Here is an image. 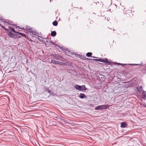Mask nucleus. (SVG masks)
<instances>
[{"instance_id":"obj_28","label":"nucleus","mask_w":146,"mask_h":146,"mask_svg":"<svg viewBox=\"0 0 146 146\" xmlns=\"http://www.w3.org/2000/svg\"><path fill=\"white\" fill-rule=\"evenodd\" d=\"M46 90V91H47V90H48L49 89H47L46 88H45Z\"/></svg>"},{"instance_id":"obj_23","label":"nucleus","mask_w":146,"mask_h":146,"mask_svg":"<svg viewBox=\"0 0 146 146\" xmlns=\"http://www.w3.org/2000/svg\"><path fill=\"white\" fill-rule=\"evenodd\" d=\"M67 49H66L65 50L66 51H67V52H66V53L68 54H70L71 55H72V54H73L71 53H70V51H69L68 50H67Z\"/></svg>"},{"instance_id":"obj_30","label":"nucleus","mask_w":146,"mask_h":146,"mask_svg":"<svg viewBox=\"0 0 146 146\" xmlns=\"http://www.w3.org/2000/svg\"><path fill=\"white\" fill-rule=\"evenodd\" d=\"M88 59H89V60H91L92 59H90V58H88Z\"/></svg>"},{"instance_id":"obj_33","label":"nucleus","mask_w":146,"mask_h":146,"mask_svg":"<svg viewBox=\"0 0 146 146\" xmlns=\"http://www.w3.org/2000/svg\"><path fill=\"white\" fill-rule=\"evenodd\" d=\"M17 27H18L17 26H16V28H17Z\"/></svg>"},{"instance_id":"obj_26","label":"nucleus","mask_w":146,"mask_h":146,"mask_svg":"<svg viewBox=\"0 0 146 146\" xmlns=\"http://www.w3.org/2000/svg\"><path fill=\"white\" fill-rule=\"evenodd\" d=\"M130 65H132V64H131ZM132 65H140V64H132Z\"/></svg>"},{"instance_id":"obj_11","label":"nucleus","mask_w":146,"mask_h":146,"mask_svg":"<svg viewBox=\"0 0 146 146\" xmlns=\"http://www.w3.org/2000/svg\"><path fill=\"white\" fill-rule=\"evenodd\" d=\"M74 88L77 90L81 91V86L78 85H76L74 86Z\"/></svg>"},{"instance_id":"obj_27","label":"nucleus","mask_w":146,"mask_h":146,"mask_svg":"<svg viewBox=\"0 0 146 146\" xmlns=\"http://www.w3.org/2000/svg\"><path fill=\"white\" fill-rule=\"evenodd\" d=\"M48 92L50 94L51 93V91L50 90H48Z\"/></svg>"},{"instance_id":"obj_19","label":"nucleus","mask_w":146,"mask_h":146,"mask_svg":"<svg viewBox=\"0 0 146 146\" xmlns=\"http://www.w3.org/2000/svg\"><path fill=\"white\" fill-rule=\"evenodd\" d=\"M92 54V53L89 52L87 53L86 54V55L88 57H90L91 56Z\"/></svg>"},{"instance_id":"obj_14","label":"nucleus","mask_w":146,"mask_h":146,"mask_svg":"<svg viewBox=\"0 0 146 146\" xmlns=\"http://www.w3.org/2000/svg\"><path fill=\"white\" fill-rule=\"evenodd\" d=\"M60 120L61 121H64L65 123H66L67 124H70V123L68 122L66 120L64 119L63 118H60Z\"/></svg>"},{"instance_id":"obj_4","label":"nucleus","mask_w":146,"mask_h":146,"mask_svg":"<svg viewBox=\"0 0 146 146\" xmlns=\"http://www.w3.org/2000/svg\"><path fill=\"white\" fill-rule=\"evenodd\" d=\"M127 123L124 122H123L121 124V128H125L127 126Z\"/></svg>"},{"instance_id":"obj_17","label":"nucleus","mask_w":146,"mask_h":146,"mask_svg":"<svg viewBox=\"0 0 146 146\" xmlns=\"http://www.w3.org/2000/svg\"><path fill=\"white\" fill-rule=\"evenodd\" d=\"M95 109L96 110H102L101 109V106H98L95 108Z\"/></svg>"},{"instance_id":"obj_25","label":"nucleus","mask_w":146,"mask_h":146,"mask_svg":"<svg viewBox=\"0 0 146 146\" xmlns=\"http://www.w3.org/2000/svg\"><path fill=\"white\" fill-rule=\"evenodd\" d=\"M93 60H94V61H98V60H99V59H93Z\"/></svg>"},{"instance_id":"obj_10","label":"nucleus","mask_w":146,"mask_h":146,"mask_svg":"<svg viewBox=\"0 0 146 146\" xmlns=\"http://www.w3.org/2000/svg\"><path fill=\"white\" fill-rule=\"evenodd\" d=\"M79 97L81 98H86V95L84 94L81 93L80 94Z\"/></svg>"},{"instance_id":"obj_18","label":"nucleus","mask_w":146,"mask_h":146,"mask_svg":"<svg viewBox=\"0 0 146 146\" xmlns=\"http://www.w3.org/2000/svg\"><path fill=\"white\" fill-rule=\"evenodd\" d=\"M58 24L57 22L56 21H54L52 23L53 25L54 26H57Z\"/></svg>"},{"instance_id":"obj_31","label":"nucleus","mask_w":146,"mask_h":146,"mask_svg":"<svg viewBox=\"0 0 146 146\" xmlns=\"http://www.w3.org/2000/svg\"><path fill=\"white\" fill-rule=\"evenodd\" d=\"M91 57H92V58H96L95 57H93V56H91Z\"/></svg>"},{"instance_id":"obj_16","label":"nucleus","mask_w":146,"mask_h":146,"mask_svg":"<svg viewBox=\"0 0 146 146\" xmlns=\"http://www.w3.org/2000/svg\"><path fill=\"white\" fill-rule=\"evenodd\" d=\"M17 33L19 34V35H21L22 36H23L25 37H26V35L25 34H23L21 33H19V32H17Z\"/></svg>"},{"instance_id":"obj_8","label":"nucleus","mask_w":146,"mask_h":146,"mask_svg":"<svg viewBox=\"0 0 146 146\" xmlns=\"http://www.w3.org/2000/svg\"><path fill=\"white\" fill-rule=\"evenodd\" d=\"M8 36L10 37H14L15 36H16V35L12 33L11 32H10L8 34Z\"/></svg>"},{"instance_id":"obj_7","label":"nucleus","mask_w":146,"mask_h":146,"mask_svg":"<svg viewBox=\"0 0 146 146\" xmlns=\"http://www.w3.org/2000/svg\"><path fill=\"white\" fill-rule=\"evenodd\" d=\"M142 95L143 99L145 100H146V92L145 91H143Z\"/></svg>"},{"instance_id":"obj_32","label":"nucleus","mask_w":146,"mask_h":146,"mask_svg":"<svg viewBox=\"0 0 146 146\" xmlns=\"http://www.w3.org/2000/svg\"><path fill=\"white\" fill-rule=\"evenodd\" d=\"M21 29H24V28H21Z\"/></svg>"},{"instance_id":"obj_35","label":"nucleus","mask_w":146,"mask_h":146,"mask_svg":"<svg viewBox=\"0 0 146 146\" xmlns=\"http://www.w3.org/2000/svg\"><path fill=\"white\" fill-rule=\"evenodd\" d=\"M56 118H58L57 117H56Z\"/></svg>"},{"instance_id":"obj_9","label":"nucleus","mask_w":146,"mask_h":146,"mask_svg":"<svg viewBox=\"0 0 146 146\" xmlns=\"http://www.w3.org/2000/svg\"><path fill=\"white\" fill-rule=\"evenodd\" d=\"M87 89L85 87V86L84 85L81 86V91H85Z\"/></svg>"},{"instance_id":"obj_6","label":"nucleus","mask_w":146,"mask_h":146,"mask_svg":"<svg viewBox=\"0 0 146 146\" xmlns=\"http://www.w3.org/2000/svg\"><path fill=\"white\" fill-rule=\"evenodd\" d=\"M52 55L53 57L55 58L57 60H59L60 59V56L57 55L56 54H53Z\"/></svg>"},{"instance_id":"obj_3","label":"nucleus","mask_w":146,"mask_h":146,"mask_svg":"<svg viewBox=\"0 0 146 146\" xmlns=\"http://www.w3.org/2000/svg\"><path fill=\"white\" fill-rule=\"evenodd\" d=\"M4 22L5 23H6L7 24V25H13V22L11 21L6 20L5 21H4Z\"/></svg>"},{"instance_id":"obj_29","label":"nucleus","mask_w":146,"mask_h":146,"mask_svg":"<svg viewBox=\"0 0 146 146\" xmlns=\"http://www.w3.org/2000/svg\"><path fill=\"white\" fill-rule=\"evenodd\" d=\"M55 115H54V116L55 117V116H57V115H56V114H55Z\"/></svg>"},{"instance_id":"obj_21","label":"nucleus","mask_w":146,"mask_h":146,"mask_svg":"<svg viewBox=\"0 0 146 146\" xmlns=\"http://www.w3.org/2000/svg\"><path fill=\"white\" fill-rule=\"evenodd\" d=\"M138 91L139 92L142 91V86L139 87L138 88Z\"/></svg>"},{"instance_id":"obj_15","label":"nucleus","mask_w":146,"mask_h":146,"mask_svg":"<svg viewBox=\"0 0 146 146\" xmlns=\"http://www.w3.org/2000/svg\"><path fill=\"white\" fill-rule=\"evenodd\" d=\"M9 29H10L11 31H12L13 32L17 33V32H16V31H15V29H14L13 28L11 27L10 26H9Z\"/></svg>"},{"instance_id":"obj_20","label":"nucleus","mask_w":146,"mask_h":146,"mask_svg":"<svg viewBox=\"0 0 146 146\" xmlns=\"http://www.w3.org/2000/svg\"><path fill=\"white\" fill-rule=\"evenodd\" d=\"M142 72L143 73L146 74V67L143 69Z\"/></svg>"},{"instance_id":"obj_24","label":"nucleus","mask_w":146,"mask_h":146,"mask_svg":"<svg viewBox=\"0 0 146 146\" xmlns=\"http://www.w3.org/2000/svg\"><path fill=\"white\" fill-rule=\"evenodd\" d=\"M62 61H64V60H65V59L63 58V57L62 56H60V59Z\"/></svg>"},{"instance_id":"obj_5","label":"nucleus","mask_w":146,"mask_h":146,"mask_svg":"<svg viewBox=\"0 0 146 146\" xmlns=\"http://www.w3.org/2000/svg\"><path fill=\"white\" fill-rule=\"evenodd\" d=\"M101 108L102 110H105L109 107V106L108 105H101Z\"/></svg>"},{"instance_id":"obj_2","label":"nucleus","mask_w":146,"mask_h":146,"mask_svg":"<svg viewBox=\"0 0 146 146\" xmlns=\"http://www.w3.org/2000/svg\"><path fill=\"white\" fill-rule=\"evenodd\" d=\"M106 60H104L102 59H99V60H98V61L103 62L104 63H110L108 62V59L107 58H106Z\"/></svg>"},{"instance_id":"obj_22","label":"nucleus","mask_w":146,"mask_h":146,"mask_svg":"<svg viewBox=\"0 0 146 146\" xmlns=\"http://www.w3.org/2000/svg\"><path fill=\"white\" fill-rule=\"evenodd\" d=\"M1 27L2 28H3V29H4L5 30V31H9L8 29H6V28H5V27L1 25Z\"/></svg>"},{"instance_id":"obj_1","label":"nucleus","mask_w":146,"mask_h":146,"mask_svg":"<svg viewBox=\"0 0 146 146\" xmlns=\"http://www.w3.org/2000/svg\"><path fill=\"white\" fill-rule=\"evenodd\" d=\"M51 62L56 64H58L61 65H65V63H63L62 62H60L58 61L54 60L52 59L51 60Z\"/></svg>"},{"instance_id":"obj_34","label":"nucleus","mask_w":146,"mask_h":146,"mask_svg":"<svg viewBox=\"0 0 146 146\" xmlns=\"http://www.w3.org/2000/svg\"><path fill=\"white\" fill-rule=\"evenodd\" d=\"M50 2L51 1V0H50Z\"/></svg>"},{"instance_id":"obj_12","label":"nucleus","mask_w":146,"mask_h":146,"mask_svg":"<svg viewBox=\"0 0 146 146\" xmlns=\"http://www.w3.org/2000/svg\"><path fill=\"white\" fill-rule=\"evenodd\" d=\"M26 28L27 31L30 32L31 33H32L33 32V30L29 26H27L26 27Z\"/></svg>"},{"instance_id":"obj_13","label":"nucleus","mask_w":146,"mask_h":146,"mask_svg":"<svg viewBox=\"0 0 146 146\" xmlns=\"http://www.w3.org/2000/svg\"><path fill=\"white\" fill-rule=\"evenodd\" d=\"M56 33L55 31H53L51 32V35L52 36L54 37L56 35Z\"/></svg>"}]
</instances>
